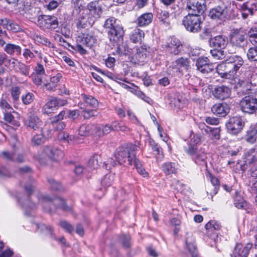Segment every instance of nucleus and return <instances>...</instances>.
<instances>
[{"label": "nucleus", "instance_id": "1", "mask_svg": "<svg viewBox=\"0 0 257 257\" xmlns=\"http://www.w3.org/2000/svg\"><path fill=\"white\" fill-rule=\"evenodd\" d=\"M87 9L89 11V15L83 12L77 19L76 26L79 29L92 26L102 13V5L99 1L89 3L87 5Z\"/></svg>", "mask_w": 257, "mask_h": 257}, {"label": "nucleus", "instance_id": "2", "mask_svg": "<svg viewBox=\"0 0 257 257\" xmlns=\"http://www.w3.org/2000/svg\"><path fill=\"white\" fill-rule=\"evenodd\" d=\"M233 54H226V79L231 84L235 81L234 77L244 63L241 57Z\"/></svg>", "mask_w": 257, "mask_h": 257}, {"label": "nucleus", "instance_id": "3", "mask_svg": "<svg viewBox=\"0 0 257 257\" xmlns=\"http://www.w3.org/2000/svg\"><path fill=\"white\" fill-rule=\"evenodd\" d=\"M137 149L136 146L132 144L119 147L115 153L116 162L119 164L124 165L125 166L132 165L136 155V152Z\"/></svg>", "mask_w": 257, "mask_h": 257}, {"label": "nucleus", "instance_id": "4", "mask_svg": "<svg viewBox=\"0 0 257 257\" xmlns=\"http://www.w3.org/2000/svg\"><path fill=\"white\" fill-rule=\"evenodd\" d=\"M39 201L43 209L47 212H51L56 208H60L65 211H70L72 210L71 207L68 206L65 201L60 198H52L48 195H42L39 198Z\"/></svg>", "mask_w": 257, "mask_h": 257}, {"label": "nucleus", "instance_id": "5", "mask_svg": "<svg viewBox=\"0 0 257 257\" xmlns=\"http://www.w3.org/2000/svg\"><path fill=\"white\" fill-rule=\"evenodd\" d=\"M202 23L200 15L194 13L188 14L182 21V24L185 29L193 33H198L201 30Z\"/></svg>", "mask_w": 257, "mask_h": 257}, {"label": "nucleus", "instance_id": "6", "mask_svg": "<svg viewBox=\"0 0 257 257\" xmlns=\"http://www.w3.org/2000/svg\"><path fill=\"white\" fill-rule=\"evenodd\" d=\"M185 152L191 156L195 163L201 166H207L206 154L202 149L198 150L195 144H188L184 147Z\"/></svg>", "mask_w": 257, "mask_h": 257}, {"label": "nucleus", "instance_id": "7", "mask_svg": "<svg viewBox=\"0 0 257 257\" xmlns=\"http://www.w3.org/2000/svg\"><path fill=\"white\" fill-rule=\"evenodd\" d=\"M226 192L228 194V197L232 198L235 206L238 209H246L247 202L241 194L237 183L229 186L226 185ZM226 196L227 195H226Z\"/></svg>", "mask_w": 257, "mask_h": 257}, {"label": "nucleus", "instance_id": "8", "mask_svg": "<svg viewBox=\"0 0 257 257\" xmlns=\"http://www.w3.org/2000/svg\"><path fill=\"white\" fill-rule=\"evenodd\" d=\"M244 122L238 116H233L226 122L227 132L230 135L236 136L242 130Z\"/></svg>", "mask_w": 257, "mask_h": 257}, {"label": "nucleus", "instance_id": "9", "mask_svg": "<svg viewBox=\"0 0 257 257\" xmlns=\"http://www.w3.org/2000/svg\"><path fill=\"white\" fill-rule=\"evenodd\" d=\"M241 110L248 114L255 113L257 111V98L254 96H245L240 101Z\"/></svg>", "mask_w": 257, "mask_h": 257}, {"label": "nucleus", "instance_id": "10", "mask_svg": "<svg viewBox=\"0 0 257 257\" xmlns=\"http://www.w3.org/2000/svg\"><path fill=\"white\" fill-rule=\"evenodd\" d=\"M230 43L226 45V49L229 53H235L236 52V48L232 46V49L229 48L231 46V44L238 47H241V44L245 40V35L241 33L238 30H234L230 35Z\"/></svg>", "mask_w": 257, "mask_h": 257}, {"label": "nucleus", "instance_id": "11", "mask_svg": "<svg viewBox=\"0 0 257 257\" xmlns=\"http://www.w3.org/2000/svg\"><path fill=\"white\" fill-rule=\"evenodd\" d=\"M108 38L113 46L116 45L117 49L120 50V45L122 42L124 31L122 26H116L114 29L108 30L107 32Z\"/></svg>", "mask_w": 257, "mask_h": 257}, {"label": "nucleus", "instance_id": "12", "mask_svg": "<svg viewBox=\"0 0 257 257\" xmlns=\"http://www.w3.org/2000/svg\"><path fill=\"white\" fill-rule=\"evenodd\" d=\"M37 25L43 29H55L58 26V21L55 16L40 15L38 18Z\"/></svg>", "mask_w": 257, "mask_h": 257}, {"label": "nucleus", "instance_id": "13", "mask_svg": "<svg viewBox=\"0 0 257 257\" xmlns=\"http://www.w3.org/2000/svg\"><path fill=\"white\" fill-rule=\"evenodd\" d=\"M25 124L34 131L42 132L43 130L42 120L32 111L28 113Z\"/></svg>", "mask_w": 257, "mask_h": 257}, {"label": "nucleus", "instance_id": "14", "mask_svg": "<svg viewBox=\"0 0 257 257\" xmlns=\"http://www.w3.org/2000/svg\"><path fill=\"white\" fill-rule=\"evenodd\" d=\"M67 104V101L66 99L52 97L43 106L42 112L44 114H49L51 113L53 108L63 106Z\"/></svg>", "mask_w": 257, "mask_h": 257}, {"label": "nucleus", "instance_id": "15", "mask_svg": "<svg viewBox=\"0 0 257 257\" xmlns=\"http://www.w3.org/2000/svg\"><path fill=\"white\" fill-rule=\"evenodd\" d=\"M186 9L193 13L202 14L206 9L205 0H188Z\"/></svg>", "mask_w": 257, "mask_h": 257}, {"label": "nucleus", "instance_id": "16", "mask_svg": "<svg viewBox=\"0 0 257 257\" xmlns=\"http://www.w3.org/2000/svg\"><path fill=\"white\" fill-rule=\"evenodd\" d=\"M252 245L253 244L251 243H247L245 245L242 243H237L232 253L230 254V256L247 257Z\"/></svg>", "mask_w": 257, "mask_h": 257}, {"label": "nucleus", "instance_id": "17", "mask_svg": "<svg viewBox=\"0 0 257 257\" xmlns=\"http://www.w3.org/2000/svg\"><path fill=\"white\" fill-rule=\"evenodd\" d=\"M196 65L199 71L202 73L207 74L214 69V65L210 62L207 57H200L197 59Z\"/></svg>", "mask_w": 257, "mask_h": 257}, {"label": "nucleus", "instance_id": "18", "mask_svg": "<svg viewBox=\"0 0 257 257\" xmlns=\"http://www.w3.org/2000/svg\"><path fill=\"white\" fill-rule=\"evenodd\" d=\"M249 77H252V74H248L247 79H239L236 86V89L243 94H249L251 93L253 84Z\"/></svg>", "mask_w": 257, "mask_h": 257}, {"label": "nucleus", "instance_id": "19", "mask_svg": "<svg viewBox=\"0 0 257 257\" xmlns=\"http://www.w3.org/2000/svg\"><path fill=\"white\" fill-rule=\"evenodd\" d=\"M44 152L51 160L53 161H59L64 157L63 151L56 147L46 146L44 148Z\"/></svg>", "mask_w": 257, "mask_h": 257}, {"label": "nucleus", "instance_id": "20", "mask_svg": "<svg viewBox=\"0 0 257 257\" xmlns=\"http://www.w3.org/2000/svg\"><path fill=\"white\" fill-rule=\"evenodd\" d=\"M236 83V81L232 83V84L228 82V79H226V84L229 83V85H226V99L228 98H230V100L227 102L226 101V115L227 113L229 112V110L230 109V107L228 106L227 103L229 104H234L235 103L234 100H232V98L234 97L236 93V91L235 88L236 86L235 85Z\"/></svg>", "mask_w": 257, "mask_h": 257}, {"label": "nucleus", "instance_id": "21", "mask_svg": "<svg viewBox=\"0 0 257 257\" xmlns=\"http://www.w3.org/2000/svg\"><path fill=\"white\" fill-rule=\"evenodd\" d=\"M234 142H230V145H228L226 147V158L231 157V159L227 161L228 165L234 163L236 157L238 155L240 151L239 147L233 145Z\"/></svg>", "mask_w": 257, "mask_h": 257}, {"label": "nucleus", "instance_id": "22", "mask_svg": "<svg viewBox=\"0 0 257 257\" xmlns=\"http://www.w3.org/2000/svg\"><path fill=\"white\" fill-rule=\"evenodd\" d=\"M209 17L215 20L222 21L225 18V6H218L209 11Z\"/></svg>", "mask_w": 257, "mask_h": 257}, {"label": "nucleus", "instance_id": "23", "mask_svg": "<svg viewBox=\"0 0 257 257\" xmlns=\"http://www.w3.org/2000/svg\"><path fill=\"white\" fill-rule=\"evenodd\" d=\"M254 150L251 149L244 155L243 161L240 164L241 170L244 171L247 169L248 165L257 161V157L254 154Z\"/></svg>", "mask_w": 257, "mask_h": 257}, {"label": "nucleus", "instance_id": "24", "mask_svg": "<svg viewBox=\"0 0 257 257\" xmlns=\"http://www.w3.org/2000/svg\"><path fill=\"white\" fill-rule=\"evenodd\" d=\"M156 17L159 20V23L161 25L167 27L171 24V18L169 12L162 9H158Z\"/></svg>", "mask_w": 257, "mask_h": 257}, {"label": "nucleus", "instance_id": "25", "mask_svg": "<svg viewBox=\"0 0 257 257\" xmlns=\"http://www.w3.org/2000/svg\"><path fill=\"white\" fill-rule=\"evenodd\" d=\"M97 39L93 32L83 34L82 37H79L77 42L82 43L88 47H91L96 43Z\"/></svg>", "mask_w": 257, "mask_h": 257}, {"label": "nucleus", "instance_id": "26", "mask_svg": "<svg viewBox=\"0 0 257 257\" xmlns=\"http://www.w3.org/2000/svg\"><path fill=\"white\" fill-rule=\"evenodd\" d=\"M149 51L147 50V47L142 46L137 49L135 57L139 64L144 65L147 61Z\"/></svg>", "mask_w": 257, "mask_h": 257}, {"label": "nucleus", "instance_id": "27", "mask_svg": "<svg viewBox=\"0 0 257 257\" xmlns=\"http://www.w3.org/2000/svg\"><path fill=\"white\" fill-rule=\"evenodd\" d=\"M81 97L84 102V103H81L79 105L81 109L88 106L92 108H95L98 106V101L94 97L87 95L85 94H82Z\"/></svg>", "mask_w": 257, "mask_h": 257}, {"label": "nucleus", "instance_id": "28", "mask_svg": "<svg viewBox=\"0 0 257 257\" xmlns=\"http://www.w3.org/2000/svg\"><path fill=\"white\" fill-rule=\"evenodd\" d=\"M168 51L174 55H178L182 50L181 42L176 38H171L167 45Z\"/></svg>", "mask_w": 257, "mask_h": 257}, {"label": "nucleus", "instance_id": "29", "mask_svg": "<svg viewBox=\"0 0 257 257\" xmlns=\"http://www.w3.org/2000/svg\"><path fill=\"white\" fill-rule=\"evenodd\" d=\"M37 226L38 229H40L41 231H46L48 232V234L50 235L51 237L58 240L60 242H61L62 244L67 245L66 243V241L65 238L62 236L59 238H57L54 234L53 233V230L52 229V228L50 226H46V225L44 224H37Z\"/></svg>", "mask_w": 257, "mask_h": 257}, {"label": "nucleus", "instance_id": "30", "mask_svg": "<svg viewBox=\"0 0 257 257\" xmlns=\"http://www.w3.org/2000/svg\"><path fill=\"white\" fill-rule=\"evenodd\" d=\"M5 45L4 50L8 54L13 56H19L21 54L22 48L20 46L7 42Z\"/></svg>", "mask_w": 257, "mask_h": 257}, {"label": "nucleus", "instance_id": "31", "mask_svg": "<svg viewBox=\"0 0 257 257\" xmlns=\"http://www.w3.org/2000/svg\"><path fill=\"white\" fill-rule=\"evenodd\" d=\"M161 168L166 175L175 174L178 171V165L175 163L166 162L162 165Z\"/></svg>", "mask_w": 257, "mask_h": 257}, {"label": "nucleus", "instance_id": "32", "mask_svg": "<svg viewBox=\"0 0 257 257\" xmlns=\"http://www.w3.org/2000/svg\"><path fill=\"white\" fill-rule=\"evenodd\" d=\"M245 140L250 144L257 143V127H250L246 132Z\"/></svg>", "mask_w": 257, "mask_h": 257}, {"label": "nucleus", "instance_id": "33", "mask_svg": "<svg viewBox=\"0 0 257 257\" xmlns=\"http://www.w3.org/2000/svg\"><path fill=\"white\" fill-rule=\"evenodd\" d=\"M153 15L151 13L142 14L137 19V24L140 27L149 25L153 21Z\"/></svg>", "mask_w": 257, "mask_h": 257}, {"label": "nucleus", "instance_id": "34", "mask_svg": "<svg viewBox=\"0 0 257 257\" xmlns=\"http://www.w3.org/2000/svg\"><path fill=\"white\" fill-rule=\"evenodd\" d=\"M83 0H71V4L72 8V15L77 16L84 10Z\"/></svg>", "mask_w": 257, "mask_h": 257}, {"label": "nucleus", "instance_id": "35", "mask_svg": "<svg viewBox=\"0 0 257 257\" xmlns=\"http://www.w3.org/2000/svg\"><path fill=\"white\" fill-rule=\"evenodd\" d=\"M95 126L92 124H83L78 129V135L82 137H86L90 135Z\"/></svg>", "mask_w": 257, "mask_h": 257}, {"label": "nucleus", "instance_id": "36", "mask_svg": "<svg viewBox=\"0 0 257 257\" xmlns=\"http://www.w3.org/2000/svg\"><path fill=\"white\" fill-rule=\"evenodd\" d=\"M40 134H36L32 137L31 143L34 146H38L45 143L46 138L44 136L43 130L39 132Z\"/></svg>", "mask_w": 257, "mask_h": 257}, {"label": "nucleus", "instance_id": "37", "mask_svg": "<svg viewBox=\"0 0 257 257\" xmlns=\"http://www.w3.org/2000/svg\"><path fill=\"white\" fill-rule=\"evenodd\" d=\"M144 32L142 30L139 29H136L132 32L131 35V40L134 43L141 42L144 37Z\"/></svg>", "mask_w": 257, "mask_h": 257}, {"label": "nucleus", "instance_id": "38", "mask_svg": "<svg viewBox=\"0 0 257 257\" xmlns=\"http://www.w3.org/2000/svg\"><path fill=\"white\" fill-rule=\"evenodd\" d=\"M100 156L95 154L89 160L88 167L91 170L97 169L99 166Z\"/></svg>", "mask_w": 257, "mask_h": 257}, {"label": "nucleus", "instance_id": "39", "mask_svg": "<svg viewBox=\"0 0 257 257\" xmlns=\"http://www.w3.org/2000/svg\"><path fill=\"white\" fill-rule=\"evenodd\" d=\"M116 26H122V25L119 24L117 20L114 17H110L107 19L105 21L103 25L105 29H109V30L114 29Z\"/></svg>", "mask_w": 257, "mask_h": 257}, {"label": "nucleus", "instance_id": "40", "mask_svg": "<svg viewBox=\"0 0 257 257\" xmlns=\"http://www.w3.org/2000/svg\"><path fill=\"white\" fill-rule=\"evenodd\" d=\"M59 138L68 143H71L78 140V137L74 135H70L65 132H62L59 134Z\"/></svg>", "mask_w": 257, "mask_h": 257}, {"label": "nucleus", "instance_id": "41", "mask_svg": "<svg viewBox=\"0 0 257 257\" xmlns=\"http://www.w3.org/2000/svg\"><path fill=\"white\" fill-rule=\"evenodd\" d=\"M114 179V174L109 173L104 176L101 180V185L106 188L112 184Z\"/></svg>", "mask_w": 257, "mask_h": 257}, {"label": "nucleus", "instance_id": "42", "mask_svg": "<svg viewBox=\"0 0 257 257\" xmlns=\"http://www.w3.org/2000/svg\"><path fill=\"white\" fill-rule=\"evenodd\" d=\"M212 112L216 115L225 116V107L222 103L216 104L211 108Z\"/></svg>", "mask_w": 257, "mask_h": 257}, {"label": "nucleus", "instance_id": "43", "mask_svg": "<svg viewBox=\"0 0 257 257\" xmlns=\"http://www.w3.org/2000/svg\"><path fill=\"white\" fill-rule=\"evenodd\" d=\"M224 49V48L223 47L215 48L214 49L210 51V53L214 58L217 59H222L225 57Z\"/></svg>", "mask_w": 257, "mask_h": 257}, {"label": "nucleus", "instance_id": "44", "mask_svg": "<svg viewBox=\"0 0 257 257\" xmlns=\"http://www.w3.org/2000/svg\"><path fill=\"white\" fill-rule=\"evenodd\" d=\"M113 130L120 131L125 133L128 132L130 128L127 127L122 121H114L112 122Z\"/></svg>", "mask_w": 257, "mask_h": 257}, {"label": "nucleus", "instance_id": "45", "mask_svg": "<svg viewBox=\"0 0 257 257\" xmlns=\"http://www.w3.org/2000/svg\"><path fill=\"white\" fill-rule=\"evenodd\" d=\"M133 164H134L139 173L143 175L144 177H146L148 175V173L143 167L140 161L136 158V156L133 160Z\"/></svg>", "mask_w": 257, "mask_h": 257}, {"label": "nucleus", "instance_id": "46", "mask_svg": "<svg viewBox=\"0 0 257 257\" xmlns=\"http://www.w3.org/2000/svg\"><path fill=\"white\" fill-rule=\"evenodd\" d=\"M247 58L251 61H257V46L250 47L247 53Z\"/></svg>", "mask_w": 257, "mask_h": 257}, {"label": "nucleus", "instance_id": "47", "mask_svg": "<svg viewBox=\"0 0 257 257\" xmlns=\"http://www.w3.org/2000/svg\"><path fill=\"white\" fill-rule=\"evenodd\" d=\"M225 38L224 36L222 35H220L215 36L214 38L213 42L214 46L215 48H225L224 46Z\"/></svg>", "mask_w": 257, "mask_h": 257}, {"label": "nucleus", "instance_id": "48", "mask_svg": "<svg viewBox=\"0 0 257 257\" xmlns=\"http://www.w3.org/2000/svg\"><path fill=\"white\" fill-rule=\"evenodd\" d=\"M83 109L82 114L84 119H89L91 117L96 116L97 114V112L95 109H89L86 107Z\"/></svg>", "mask_w": 257, "mask_h": 257}, {"label": "nucleus", "instance_id": "49", "mask_svg": "<svg viewBox=\"0 0 257 257\" xmlns=\"http://www.w3.org/2000/svg\"><path fill=\"white\" fill-rule=\"evenodd\" d=\"M225 87L223 85L216 87L213 91L214 96L221 100H224L225 98Z\"/></svg>", "mask_w": 257, "mask_h": 257}, {"label": "nucleus", "instance_id": "50", "mask_svg": "<svg viewBox=\"0 0 257 257\" xmlns=\"http://www.w3.org/2000/svg\"><path fill=\"white\" fill-rule=\"evenodd\" d=\"M237 12V8L235 6L232 5L231 7V6L230 5L227 11L226 12V18L229 20L234 19L238 15Z\"/></svg>", "mask_w": 257, "mask_h": 257}, {"label": "nucleus", "instance_id": "51", "mask_svg": "<svg viewBox=\"0 0 257 257\" xmlns=\"http://www.w3.org/2000/svg\"><path fill=\"white\" fill-rule=\"evenodd\" d=\"M176 63L179 68H183L185 70H188L189 68V61L187 58H180L176 60Z\"/></svg>", "mask_w": 257, "mask_h": 257}, {"label": "nucleus", "instance_id": "52", "mask_svg": "<svg viewBox=\"0 0 257 257\" xmlns=\"http://www.w3.org/2000/svg\"><path fill=\"white\" fill-rule=\"evenodd\" d=\"M249 41L254 45L257 44V27L251 28L248 33Z\"/></svg>", "mask_w": 257, "mask_h": 257}, {"label": "nucleus", "instance_id": "53", "mask_svg": "<svg viewBox=\"0 0 257 257\" xmlns=\"http://www.w3.org/2000/svg\"><path fill=\"white\" fill-rule=\"evenodd\" d=\"M48 181L50 185L51 189L52 190L60 191L63 189V187L60 183L56 181L55 180L52 178L48 179Z\"/></svg>", "mask_w": 257, "mask_h": 257}, {"label": "nucleus", "instance_id": "54", "mask_svg": "<svg viewBox=\"0 0 257 257\" xmlns=\"http://www.w3.org/2000/svg\"><path fill=\"white\" fill-rule=\"evenodd\" d=\"M34 95L31 92H28L27 94L23 95L21 97L23 103L25 105L31 103L34 101Z\"/></svg>", "mask_w": 257, "mask_h": 257}, {"label": "nucleus", "instance_id": "55", "mask_svg": "<svg viewBox=\"0 0 257 257\" xmlns=\"http://www.w3.org/2000/svg\"><path fill=\"white\" fill-rule=\"evenodd\" d=\"M21 94V89L19 86L12 87L11 89V94L14 101L19 100Z\"/></svg>", "mask_w": 257, "mask_h": 257}, {"label": "nucleus", "instance_id": "56", "mask_svg": "<svg viewBox=\"0 0 257 257\" xmlns=\"http://www.w3.org/2000/svg\"><path fill=\"white\" fill-rule=\"evenodd\" d=\"M59 225H60L63 229L69 233H71L74 230L73 226L68 222L65 220L60 221L59 223Z\"/></svg>", "mask_w": 257, "mask_h": 257}, {"label": "nucleus", "instance_id": "57", "mask_svg": "<svg viewBox=\"0 0 257 257\" xmlns=\"http://www.w3.org/2000/svg\"><path fill=\"white\" fill-rule=\"evenodd\" d=\"M18 68L20 73L25 76H28L30 71V66L21 62H18Z\"/></svg>", "mask_w": 257, "mask_h": 257}, {"label": "nucleus", "instance_id": "58", "mask_svg": "<svg viewBox=\"0 0 257 257\" xmlns=\"http://www.w3.org/2000/svg\"><path fill=\"white\" fill-rule=\"evenodd\" d=\"M10 38L6 31L2 29L0 30V46L4 47L6 42H8Z\"/></svg>", "mask_w": 257, "mask_h": 257}, {"label": "nucleus", "instance_id": "59", "mask_svg": "<svg viewBox=\"0 0 257 257\" xmlns=\"http://www.w3.org/2000/svg\"><path fill=\"white\" fill-rule=\"evenodd\" d=\"M4 119L6 121L12 124L16 125L17 124L14 116L11 113V110L4 113Z\"/></svg>", "mask_w": 257, "mask_h": 257}, {"label": "nucleus", "instance_id": "60", "mask_svg": "<svg viewBox=\"0 0 257 257\" xmlns=\"http://www.w3.org/2000/svg\"><path fill=\"white\" fill-rule=\"evenodd\" d=\"M135 94L139 98L143 99L145 102L151 104L153 103V100L149 97L146 95L143 92L140 90H136Z\"/></svg>", "mask_w": 257, "mask_h": 257}, {"label": "nucleus", "instance_id": "61", "mask_svg": "<svg viewBox=\"0 0 257 257\" xmlns=\"http://www.w3.org/2000/svg\"><path fill=\"white\" fill-rule=\"evenodd\" d=\"M0 107L2 109H4L6 112L8 111L9 110H12L13 112H16L15 110H13V108L10 106L7 100L3 98L0 100Z\"/></svg>", "mask_w": 257, "mask_h": 257}, {"label": "nucleus", "instance_id": "62", "mask_svg": "<svg viewBox=\"0 0 257 257\" xmlns=\"http://www.w3.org/2000/svg\"><path fill=\"white\" fill-rule=\"evenodd\" d=\"M23 56L26 59V62H30L33 58L35 55L34 53L29 49L25 48L23 50Z\"/></svg>", "mask_w": 257, "mask_h": 257}, {"label": "nucleus", "instance_id": "63", "mask_svg": "<svg viewBox=\"0 0 257 257\" xmlns=\"http://www.w3.org/2000/svg\"><path fill=\"white\" fill-rule=\"evenodd\" d=\"M130 236L128 235H122L120 237V241L121 242L123 247L128 248L130 247Z\"/></svg>", "mask_w": 257, "mask_h": 257}, {"label": "nucleus", "instance_id": "64", "mask_svg": "<svg viewBox=\"0 0 257 257\" xmlns=\"http://www.w3.org/2000/svg\"><path fill=\"white\" fill-rule=\"evenodd\" d=\"M66 114V111L64 110L61 111L58 115L55 116L54 117H52L51 120V123L53 124H54V123L60 122L61 120H62L64 118V117L65 116V115Z\"/></svg>", "mask_w": 257, "mask_h": 257}]
</instances>
